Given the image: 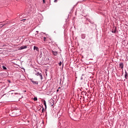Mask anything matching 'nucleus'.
<instances>
[{
	"label": "nucleus",
	"mask_w": 128,
	"mask_h": 128,
	"mask_svg": "<svg viewBox=\"0 0 128 128\" xmlns=\"http://www.w3.org/2000/svg\"><path fill=\"white\" fill-rule=\"evenodd\" d=\"M35 74H36V76H39L40 79L42 80V74H40V72H38L37 73H36Z\"/></svg>",
	"instance_id": "f257e3e1"
},
{
	"label": "nucleus",
	"mask_w": 128,
	"mask_h": 128,
	"mask_svg": "<svg viewBox=\"0 0 128 128\" xmlns=\"http://www.w3.org/2000/svg\"><path fill=\"white\" fill-rule=\"evenodd\" d=\"M28 46H23L20 48L19 50H24V48H27Z\"/></svg>",
	"instance_id": "f03ea898"
},
{
	"label": "nucleus",
	"mask_w": 128,
	"mask_h": 128,
	"mask_svg": "<svg viewBox=\"0 0 128 128\" xmlns=\"http://www.w3.org/2000/svg\"><path fill=\"white\" fill-rule=\"evenodd\" d=\"M116 32V27H114L112 30V32L114 33Z\"/></svg>",
	"instance_id": "7ed1b4c3"
},
{
	"label": "nucleus",
	"mask_w": 128,
	"mask_h": 128,
	"mask_svg": "<svg viewBox=\"0 0 128 128\" xmlns=\"http://www.w3.org/2000/svg\"><path fill=\"white\" fill-rule=\"evenodd\" d=\"M120 68L122 70L124 68V64L122 62H121L120 64Z\"/></svg>",
	"instance_id": "20e7f679"
},
{
	"label": "nucleus",
	"mask_w": 128,
	"mask_h": 128,
	"mask_svg": "<svg viewBox=\"0 0 128 128\" xmlns=\"http://www.w3.org/2000/svg\"><path fill=\"white\" fill-rule=\"evenodd\" d=\"M34 50H36V52H38V48L36 46H34Z\"/></svg>",
	"instance_id": "39448f33"
},
{
	"label": "nucleus",
	"mask_w": 128,
	"mask_h": 128,
	"mask_svg": "<svg viewBox=\"0 0 128 128\" xmlns=\"http://www.w3.org/2000/svg\"><path fill=\"white\" fill-rule=\"evenodd\" d=\"M128 72H126V71L125 72V75H124V78L126 80H128Z\"/></svg>",
	"instance_id": "423d86ee"
},
{
	"label": "nucleus",
	"mask_w": 128,
	"mask_h": 128,
	"mask_svg": "<svg viewBox=\"0 0 128 128\" xmlns=\"http://www.w3.org/2000/svg\"><path fill=\"white\" fill-rule=\"evenodd\" d=\"M32 84H38V82H36V81H34V80H32Z\"/></svg>",
	"instance_id": "0eeeda50"
},
{
	"label": "nucleus",
	"mask_w": 128,
	"mask_h": 128,
	"mask_svg": "<svg viewBox=\"0 0 128 128\" xmlns=\"http://www.w3.org/2000/svg\"><path fill=\"white\" fill-rule=\"evenodd\" d=\"M44 104L46 108V100H44Z\"/></svg>",
	"instance_id": "6e6552de"
},
{
	"label": "nucleus",
	"mask_w": 128,
	"mask_h": 128,
	"mask_svg": "<svg viewBox=\"0 0 128 128\" xmlns=\"http://www.w3.org/2000/svg\"><path fill=\"white\" fill-rule=\"evenodd\" d=\"M82 38H86V35L84 34H82Z\"/></svg>",
	"instance_id": "1a4fd4ad"
},
{
	"label": "nucleus",
	"mask_w": 128,
	"mask_h": 128,
	"mask_svg": "<svg viewBox=\"0 0 128 128\" xmlns=\"http://www.w3.org/2000/svg\"><path fill=\"white\" fill-rule=\"evenodd\" d=\"M52 53L54 54V56H56V54H58V52H53Z\"/></svg>",
	"instance_id": "9d476101"
},
{
	"label": "nucleus",
	"mask_w": 128,
	"mask_h": 128,
	"mask_svg": "<svg viewBox=\"0 0 128 128\" xmlns=\"http://www.w3.org/2000/svg\"><path fill=\"white\" fill-rule=\"evenodd\" d=\"M34 101L38 100V98H37L36 97L34 98Z\"/></svg>",
	"instance_id": "9b49d317"
},
{
	"label": "nucleus",
	"mask_w": 128,
	"mask_h": 128,
	"mask_svg": "<svg viewBox=\"0 0 128 128\" xmlns=\"http://www.w3.org/2000/svg\"><path fill=\"white\" fill-rule=\"evenodd\" d=\"M2 68H3V70H6V67L3 66Z\"/></svg>",
	"instance_id": "f8f14e48"
},
{
	"label": "nucleus",
	"mask_w": 128,
	"mask_h": 128,
	"mask_svg": "<svg viewBox=\"0 0 128 128\" xmlns=\"http://www.w3.org/2000/svg\"><path fill=\"white\" fill-rule=\"evenodd\" d=\"M46 38L44 37V42H46Z\"/></svg>",
	"instance_id": "ddd939ff"
},
{
	"label": "nucleus",
	"mask_w": 128,
	"mask_h": 128,
	"mask_svg": "<svg viewBox=\"0 0 128 128\" xmlns=\"http://www.w3.org/2000/svg\"><path fill=\"white\" fill-rule=\"evenodd\" d=\"M58 66H62V62H60L58 63Z\"/></svg>",
	"instance_id": "4468645a"
},
{
	"label": "nucleus",
	"mask_w": 128,
	"mask_h": 128,
	"mask_svg": "<svg viewBox=\"0 0 128 128\" xmlns=\"http://www.w3.org/2000/svg\"><path fill=\"white\" fill-rule=\"evenodd\" d=\"M54 2H58V0H54Z\"/></svg>",
	"instance_id": "2eb2a0df"
},
{
	"label": "nucleus",
	"mask_w": 128,
	"mask_h": 128,
	"mask_svg": "<svg viewBox=\"0 0 128 128\" xmlns=\"http://www.w3.org/2000/svg\"><path fill=\"white\" fill-rule=\"evenodd\" d=\"M43 2L44 4V0H43Z\"/></svg>",
	"instance_id": "dca6fc26"
},
{
	"label": "nucleus",
	"mask_w": 128,
	"mask_h": 128,
	"mask_svg": "<svg viewBox=\"0 0 128 128\" xmlns=\"http://www.w3.org/2000/svg\"><path fill=\"white\" fill-rule=\"evenodd\" d=\"M17 2H20V0H16Z\"/></svg>",
	"instance_id": "f3484780"
},
{
	"label": "nucleus",
	"mask_w": 128,
	"mask_h": 128,
	"mask_svg": "<svg viewBox=\"0 0 128 128\" xmlns=\"http://www.w3.org/2000/svg\"><path fill=\"white\" fill-rule=\"evenodd\" d=\"M58 90H57L56 92H58Z\"/></svg>",
	"instance_id": "a211bd4d"
},
{
	"label": "nucleus",
	"mask_w": 128,
	"mask_h": 128,
	"mask_svg": "<svg viewBox=\"0 0 128 128\" xmlns=\"http://www.w3.org/2000/svg\"><path fill=\"white\" fill-rule=\"evenodd\" d=\"M36 32H38V31H36Z\"/></svg>",
	"instance_id": "6ab92c4d"
},
{
	"label": "nucleus",
	"mask_w": 128,
	"mask_h": 128,
	"mask_svg": "<svg viewBox=\"0 0 128 128\" xmlns=\"http://www.w3.org/2000/svg\"><path fill=\"white\" fill-rule=\"evenodd\" d=\"M44 111V108H42V112Z\"/></svg>",
	"instance_id": "aec40b11"
}]
</instances>
